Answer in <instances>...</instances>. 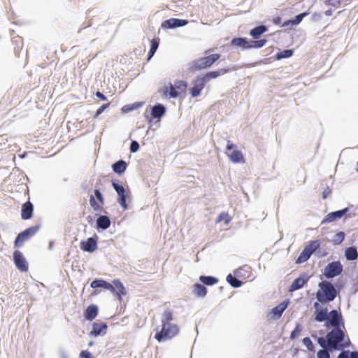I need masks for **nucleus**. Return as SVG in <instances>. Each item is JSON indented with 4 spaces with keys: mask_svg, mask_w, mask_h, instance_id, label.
<instances>
[{
    "mask_svg": "<svg viewBox=\"0 0 358 358\" xmlns=\"http://www.w3.org/2000/svg\"><path fill=\"white\" fill-rule=\"evenodd\" d=\"M273 23H275V24H279L281 23V17H275L273 18Z\"/></svg>",
    "mask_w": 358,
    "mask_h": 358,
    "instance_id": "nucleus-54",
    "label": "nucleus"
},
{
    "mask_svg": "<svg viewBox=\"0 0 358 358\" xmlns=\"http://www.w3.org/2000/svg\"><path fill=\"white\" fill-rule=\"evenodd\" d=\"M331 193V191L330 189L327 188L322 193V197L323 199H327Z\"/></svg>",
    "mask_w": 358,
    "mask_h": 358,
    "instance_id": "nucleus-53",
    "label": "nucleus"
},
{
    "mask_svg": "<svg viewBox=\"0 0 358 358\" xmlns=\"http://www.w3.org/2000/svg\"><path fill=\"white\" fill-rule=\"evenodd\" d=\"M108 326L104 322H95L92 325L90 334L94 336L104 335L107 331Z\"/></svg>",
    "mask_w": 358,
    "mask_h": 358,
    "instance_id": "nucleus-16",
    "label": "nucleus"
},
{
    "mask_svg": "<svg viewBox=\"0 0 358 358\" xmlns=\"http://www.w3.org/2000/svg\"><path fill=\"white\" fill-rule=\"evenodd\" d=\"M267 31V28L264 25L256 27L250 30V34L255 39H257L259 36Z\"/></svg>",
    "mask_w": 358,
    "mask_h": 358,
    "instance_id": "nucleus-26",
    "label": "nucleus"
},
{
    "mask_svg": "<svg viewBox=\"0 0 358 358\" xmlns=\"http://www.w3.org/2000/svg\"><path fill=\"white\" fill-rule=\"evenodd\" d=\"M98 315V307L92 304L89 306L84 312V317L87 320H94Z\"/></svg>",
    "mask_w": 358,
    "mask_h": 358,
    "instance_id": "nucleus-21",
    "label": "nucleus"
},
{
    "mask_svg": "<svg viewBox=\"0 0 358 358\" xmlns=\"http://www.w3.org/2000/svg\"><path fill=\"white\" fill-rule=\"evenodd\" d=\"M103 280H94L91 282V287L92 288H97V287H102L103 285Z\"/></svg>",
    "mask_w": 358,
    "mask_h": 358,
    "instance_id": "nucleus-48",
    "label": "nucleus"
},
{
    "mask_svg": "<svg viewBox=\"0 0 358 358\" xmlns=\"http://www.w3.org/2000/svg\"><path fill=\"white\" fill-rule=\"evenodd\" d=\"M292 25V20H287V21H285L282 24V27H287L289 25Z\"/></svg>",
    "mask_w": 358,
    "mask_h": 358,
    "instance_id": "nucleus-56",
    "label": "nucleus"
},
{
    "mask_svg": "<svg viewBox=\"0 0 358 358\" xmlns=\"http://www.w3.org/2000/svg\"><path fill=\"white\" fill-rule=\"evenodd\" d=\"M165 111V107L162 104H158L152 108L151 115L154 118H159L164 115Z\"/></svg>",
    "mask_w": 358,
    "mask_h": 358,
    "instance_id": "nucleus-27",
    "label": "nucleus"
},
{
    "mask_svg": "<svg viewBox=\"0 0 358 358\" xmlns=\"http://www.w3.org/2000/svg\"><path fill=\"white\" fill-rule=\"evenodd\" d=\"M328 310L327 308L320 309L316 311L315 320L317 322H324L327 319Z\"/></svg>",
    "mask_w": 358,
    "mask_h": 358,
    "instance_id": "nucleus-32",
    "label": "nucleus"
},
{
    "mask_svg": "<svg viewBox=\"0 0 358 358\" xmlns=\"http://www.w3.org/2000/svg\"><path fill=\"white\" fill-rule=\"evenodd\" d=\"M352 358H358V352H357V351L352 352Z\"/></svg>",
    "mask_w": 358,
    "mask_h": 358,
    "instance_id": "nucleus-57",
    "label": "nucleus"
},
{
    "mask_svg": "<svg viewBox=\"0 0 358 358\" xmlns=\"http://www.w3.org/2000/svg\"><path fill=\"white\" fill-rule=\"evenodd\" d=\"M102 287L106 289L110 290L113 293H115V287L113 285H111L110 283H109L105 280H103Z\"/></svg>",
    "mask_w": 358,
    "mask_h": 358,
    "instance_id": "nucleus-43",
    "label": "nucleus"
},
{
    "mask_svg": "<svg viewBox=\"0 0 358 358\" xmlns=\"http://www.w3.org/2000/svg\"><path fill=\"white\" fill-rule=\"evenodd\" d=\"M40 225L33 226L31 227H29L20 233L15 241H14V246L15 248H20L22 247L24 242L27 241L31 236H33L39 229Z\"/></svg>",
    "mask_w": 358,
    "mask_h": 358,
    "instance_id": "nucleus-7",
    "label": "nucleus"
},
{
    "mask_svg": "<svg viewBox=\"0 0 358 358\" xmlns=\"http://www.w3.org/2000/svg\"><path fill=\"white\" fill-rule=\"evenodd\" d=\"M173 313L171 310H165L161 319V329L157 330L155 338L159 342H164L176 337L180 332V327L173 323Z\"/></svg>",
    "mask_w": 358,
    "mask_h": 358,
    "instance_id": "nucleus-1",
    "label": "nucleus"
},
{
    "mask_svg": "<svg viewBox=\"0 0 358 358\" xmlns=\"http://www.w3.org/2000/svg\"><path fill=\"white\" fill-rule=\"evenodd\" d=\"M233 46L240 47L243 50L250 49V41L245 38H234L231 41Z\"/></svg>",
    "mask_w": 358,
    "mask_h": 358,
    "instance_id": "nucleus-23",
    "label": "nucleus"
},
{
    "mask_svg": "<svg viewBox=\"0 0 358 358\" xmlns=\"http://www.w3.org/2000/svg\"><path fill=\"white\" fill-rule=\"evenodd\" d=\"M267 41L266 39H261L259 41H250V48H259L263 47Z\"/></svg>",
    "mask_w": 358,
    "mask_h": 358,
    "instance_id": "nucleus-36",
    "label": "nucleus"
},
{
    "mask_svg": "<svg viewBox=\"0 0 358 358\" xmlns=\"http://www.w3.org/2000/svg\"><path fill=\"white\" fill-rule=\"evenodd\" d=\"M348 211V208H345L344 209L329 213L327 214L325 217L324 218L322 223H330L336 220H339L341 217H343L346 213Z\"/></svg>",
    "mask_w": 358,
    "mask_h": 358,
    "instance_id": "nucleus-15",
    "label": "nucleus"
},
{
    "mask_svg": "<svg viewBox=\"0 0 358 358\" xmlns=\"http://www.w3.org/2000/svg\"><path fill=\"white\" fill-rule=\"evenodd\" d=\"M199 281L202 283V285H206L208 286H211L215 285L218 282V279L213 276H206L201 275L199 277Z\"/></svg>",
    "mask_w": 358,
    "mask_h": 358,
    "instance_id": "nucleus-30",
    "label": "nucleus"
},
{
    "mask_svg": "<svg viewBox=\"0 0 358 358\" xmlns=\"http://www.w3.org/2000/svg\"><path fill=\"white\" fill-rule=\"evenodd\" d=\"M303 343L308 350H313V344L310 338L306 337L303 339Z\"/></svg>",
    "mask_w": 358,
    "mask_h": 358,
    "instance_id": "nucleus-46",
    "label": "nucleus"
},
{
    "mask_svg": "<svg viewBox=\"0 0 358 358\" xmlns=\"http://www.w3.org/2000/svg\"><path fill=\"white\" fill-rule=\"evenodd\" d=\"M343 265L339 261H334L329 263L324 268L323 275L327 278H333L341 274Z\"/></svg>",
    "mask_w": 358,
    "mask_h": 358,
    "instance_id": "nucleus-9",
    "label": "nucleus"
},
{
    "mask_svg": "<svg viewBox=\"0 0 358 358\" xmlns=\"http://www.w3.org/2000/svg\"><path fill=\"white\" fill-rule=\"evenodd\" d=\"M13 260L17 268L20 271L27 272L28 271V263L20 251L15 250L13 252Z\"/></svg>",
    "mask_w": 358,
    "mask_h": 358,
    "instance_id": "nucleus-12",
    "label": "nucleus"
},
{
    "mask_svg": "<svg viewBox=\"0 0 358 358\" xmlns=\"http://www.w3.org/2000/svg\"><path fill=\"white\" fill-rule=\"evenodd\" d=\"M113 285L115 289L118 290V292L115 291V293L120 296V294L125 295L127 294L126 289L123 285V284L119 280H113Z\"/></svg>",
    "mask_w": 358,
    "mask_h": 358,
    "instance_id": "nucleus-34",
    "label": "nucleus"
},
{
    "mask_svg": "<svg viewBox=\"0 0 358 358\" xmlns=\"http://www.w3.org/2000/svg\"><path fill=\"white\" fill-rule=\"evenodd\" d=\"M344 238H345V234H344V232L340 231V232H338V233H337L336 234L335 238L334 240V242L336 244H340V243H341L343 242Z\"/></svg>",
    "mask_w": 358,
    "mask_h": 358,
    "instance_id": "nucleus-40",
    "label": "nucleus"
},
{
    "mask_svg": "<svg viewBox=\"0 0 358 358\" xmlns=\"http://www.w3.org/2000/svg\"><path fill=\"white\" fill-rule=\"evenodd\" d=\"M95 94H96V97H98L99 99H100L102 101L107 100V97L99 91H97Z\"/></svg>",
    "mask_w": 358,
    "mask_h": 358,
    "instance_id": "nucleus-52",
    "label": "nucleus"
},
{
    "mask_svg": "<svg viewBox=\"0 0 358 358\" xmlns=\"http://www.w3.org/2000/svg\"><path fill=\"white\" fill-rule=\"evenodd\" d=\"M224 221L226 224H228L231 221V217L229 214L226 212L221 213L217 219V222H220Z\"/></svg>",
    "mask_w": 358,
    "mask_h": 358,
    "instance_id": "nucleus-37",
    "label": "nucleus"
},
{
    "mask_svg": "<svg viewBox=\"0 0 358 358\" xmlns=\"http://www.w3.org/2000/svg\"><path fill=\"white\" fill-rule=\"evenodd\" d=\"M104 203V198L99 189L94 190V195H90V204L92 209L96 212L101 211Z\"/></svg>",
    "mask_w": 358,
    "mask_h": 358,
    "instance_id": "nucleus-11",
    "label": "nucleus"
},
{
    "mask_svg": "<svg viewBox=\"0 0 358 358\" xmlns=\"http://www.w3.org/2000/svg\"><path fill=\"white\" fill-rule=\"evenodd\" d=\"M134 109V106H129V105H126V106H124L122 108V112H124V113H127L131 110Z\"/></svg>",
    "mask_w": 358,
    "mask_h": 358,
    "instance_id": "nucleus-51",
    "label": "nucleus"
},
{
    "mask_svg": "<svg viewBox=\"0 0 358 358\" xmlns=\"http://www.w3.org/2000/svg\"><path fill=\"white\" fill-rule=\"evenodd\" d=\"M192 293L197 297L203 298L207 294V289L203 285L196 283L192 287Z\"/></svg>",
    "mask_w": 358,
    "mask_h": 358,
    "instance_id": "nucleus-22",
    "label": "nucleus"
},
{
    "mask_svg": "<svg viewBox=\"0 0 358 358\" xmlns=\"http://www.w3.org/2000/svg\"><path fill=\"white\" fill-rule=\"evenodd\" d=\"M245 271V270L243 268H240L239 269H238L236 271V274L237 276L241 277V275H243V274H242L243 271Z\"/></svg>",
    "mask_w": 358,
    "mask_h": 358,
    "instance_id": "nucleus-55",
    "label": "nucleus"
},
{
    "mask_svg": "<svg viewBox=\"0 0 358 358\" xmlns=\"http://www.w3.org/2000/svg\"><path fill=\"white\" fill-rule=\"evenodd\" d=\"M81 248L87 252H92L97 248L96 241L93 238H89L81 243Z\"/></svg>",
    "mask_w": 358,
    "mask_h": 358,
    "instance_id": "nucleus-20",
    "label": "nucleus"
},
{
    "mask_svg": "<svg viewBox=\"0 0 358 358\" xmlns=\"http://www.w3.org/2000/svg\"><path fill=\"white\" fill-rule=\"evenodd\" d=\"M139 149V144L137 141H133L130 145L131 152H136Z\"/></svg>",
    "mask_w": 358,
    "mask_h": 358,
    "instance_id": "nucleus-49",
    "label": "nucleus"
},
{
    "mask_svg": "<svg viewBox=\"0 0 358 358\" xmlns=\"http://www.w3.org/2000/svg\"><path fill=\"white\" fill-rule=\"evenodd\" d=\"M292 54H293V51L292 50H286L281 52L280 53H278L277 55V59H280L282 58H288V57H291L292 55Z\"/></svg>",
    "mask_w": 358,
    "mask_h": 358,
    "instance_id": "nucleus-39",
    "label": "nucleus"
},
{
    "mask_svg": "<svg viewBox=\"0 0 358 358\" xmlns=\"http://www.w3.org/2000/svg\"><path fill=\"white\" fill-rule=\"evenodd\" d=\"M320 245L319 241H312L307 245L305 246L303 251L301 252L296 259V263H303L306 262L311 255L317 249Z\"/></svg>",
    "mask_w": 358,
    "mask_h": 358,
    "instance_id": "nucleus-8",
    "label": "nucleus"
},
{
    "mask_svg": "<svg viewBox=\"0 0 358 358\" xmlns=\"http://www.w3.org/2000/svg\"><path fill=\"white\" fill-rule=\"evenodd\" d=\"M302 331V327L299 324H297L294 328V329L291 332L290 338L292 340L296 338L299 336Z\"/></svg>",
    "mask_w": 358,
    "mask_h": 358,
    "instance_id": "nucleus-38",
    "label": "nucleus"
},
{
    "mask_svg": "<svg viewBox=\"0 0 358 358\" xmlns=\"http://www.w3.org/2000/svg\"><path fill=\"white\" fill-rule=\"evenodd\" d=\"M110 106V103H106L100 106L96 111L94 118H97L100 114L103 113V111L108 108Z\"/></svg>",
    "mask_w": 358,
    "mask_h": 358,
    "instance_id": "nucleus-41",
    "label": "nucleus"
},
{
    "mask_svg": "<svg viewBox=\"0 0 358 358\" xmlns=\"http://www.w3.org/2000/svg\"><path fill=\"white\" fill-rule=\"evenodd\" d=\"M80 358H92V356L89 351L83 350L80 354Z\"/></svg>",
    "mask_w": 358,
    "mask_h": 358,
    "instance_id": "nucleus-50",
    "label": "nucleus"
},
{
    "mask_svg": "<svg viewBox=\"0 0 358 358\" xmlns=\"http://www.w3.org/2000/svg\"><path fill=\"white\" fill-rule=\"evenodd\" d=\"M159 38H153L151 41V46L148 52V59L153 57L155 55L158 46H159Z\"/></svg>",
    "mask_w": 358,
    "mask_h": 358,
    "instance_id": "nucleus-33",
    "label": "nucleus"
},
{
    "mask_svg": "<svg viewBox=\"0 0 358 358\" xmlns=\"http://www.w3.org/2000/svg\"><path fill=\"white\" fill-rule=\"evenodd\" d=\"M319 343H320V345H322V346L324 345V341L322 340V338L320 339Z\"/></svg>",
    "mask_w": 358,
    "mask_h": 358,
    "instance_id": "nucleus-58",
    "label": "nucleus"
},
{
    "mask_svg": "<svg viewBox=\"0 0 358 358\" xmlns=\"http://www.w3.org/2000/svg\"><path fill=\"white\" fill-rule=\"evenodd\" d=\"M127 163L123 160H119L113 165V170L117 174H122L127 169Z\"/></svg>",
    "mask_w": 358,
    "mask_h": 358,
    "instance_id": "nucleus-28",
    "label": "nucleus"
},
{
    "mask_svg": "<svg viewBox=\"0 0 358 358\" xmlns=\"http://www.w3.org/2000/svg\"><path fill=\"white\" fill-rule=\"evenodd\" d=\"M96 224L98 228L106 229L110 225V220L108 216L101 215L96 220Z\"/></svg>",
    "mask_w": 358,
    "mask_h": 358,
    "instance_id": "nucleus-25",
    "label": "nucleus"
},
{
    "mask_svg": "<svg viewBox=\"0 0 358 358\" xmlns=\"http://www.w3.org/2000/svg\"><path fill=\"white\" fill-rule=\"evenodd\" d=\"M228 72V69H221L217 71H210L207 73L205 76L201 77L205 82H208L210 79L215 78L220 76L224 75Z\"/></svg>",
    "mask_w": 358,
    "mask_h": 358,
    "instance_id": "nucleus-24",
    "label": "nucleus"
},
{
    "mask_svg": "<svg viewBox=\"0 0 358 358\" xmlns=\"http://www.w3.org/2000/svg\"><path fill=\"white\" fill-rule=\"evenodd\" d=\"M338 358H352V352L349 350L343 351L339 354Z\"/></svg>",
    "mask_w": 358,
    "mask_h": 358,
    "instance_id": "nucleus-47",
    "label": "nucleus"
},
{
    "mask_svg": "<svg viewBox=\"0 0 358 358\" xmlns=\"http://www.w3.org/2000/svg\"><path fill=\"white\" fill-rule=\"evenodd\" d=\"M188 24V21L186 20H180L176 18H171L164 21L162 23V27L164 29H174L185 26Z\"/></svg>",
    "mask_w": 358,
    "mask_h": 358,
    "instance_id": "nucleus-14",
    "label": "nucleus"
},
{
    "mask_svg": "<svg viewBox=\"0 0 358 358\" xmlns=\"http://www.w3.org/2000/svg\"><path fill=\"white\" fill-rule=\"evenodd\" d=\"M102 287L106 289L110 290L113 293H115V287L113 285H111L110 283H109L105 280H103Z\"/></svg>",
    "mask_w": 358,
    "mask_h": 358,
    "instance_id": "nucleus-44",
    "label": "nucleus"
},
{
    "mask_svg": "<svg viewBox=\"0 0 358 358\" xmlns=\"http://www.w3.org/2000/svg\"><path fill=\"white\" fill-rule=\"evenodd\" d=\"M326 338L330 350H342L350 344L348 336L340 328H334L327 333Z\"/></svg>",
    "mask_w": 358,
    "mask_h": 358,
    "instance_id": "nucleus-2",
    "label": "nucleus"
},
{
    "mask_svg": "<svg viewBox=\"0 0 358 358\" xmlns=\"http://www.w3.org/2000/svg\"><path fill=\"white\" fill-rule=\"evenodd\" d=\"M288 302L283 301L277 306L271 309V317L274 320L279 319L284 310L287 308Z\"/></svg>",
    "mask_w": 358,
    "mask_h": 358,
    "instance_id": "nucleus-17",
    "label": "nucleus"
},
{
    "mask_svg": "<svg viewBox=\"0 0 358 358\" xmlns=\"http://www.w3.org/2000/svg\"><path fill=\"white\" fill-rule=\"evenodd\" d=\"M314 306H315V308H317V306H318V303H315Z\"/></svg>",
    "mask_w": 358,
    "mask_h": 358,
    "instance_id": "nucleus-59",
    "label": "nucleus"
},
{
    "mask_svg": "<svg viewBox=\"0 0 358 358\" xmlns=\"http://www.w3.org/2000/svg\"><path fill=\"white\" fill-rule=\"evenodd\" d=\"M317 355L318 358H330L329 352L325 349L320 350Z\"/></svg>",
    "mask_w": 358,
    "mask_h": 358,
    "instance_id": "nucleus-45",
    "label": "nucleus"
},
{
    "mask_svg": "<svg viewBox=\"0 0 358 358\" xmlns=\"http://www.w3.org/2000/svg\"><path fill=\"white\" fill-rule=\"evenodd\" d=\"M33 205L30 201H27L22 205L21 217L23 220H29L31 218L33 214Z\"/></svg>",
    "mask_w": 358,
    "mask_h": 358,
    "instance_id": "nucleus-18",
    "label": "nucleus"
},
{
    "mask_svg": "<svg viewBox=\"0 0 358 358\" xmlns=\"http://www.w3.org/2000/svg\"><path fill=\"white\" fill-rule=\"evenodd\" d=\"M112 185L118 194L119 203L124 210L127 209V199L130 196L129 190H126L121 184L115 181L112 182Z\"/></svg>",
    "mask_w": 358,
    "mask_h": 358,
    "instance_id": "nucleus-10",
    "label": "nucleus"
},
{
    "mask_svg": "<svg viewBox=\"0 0 358 358\" xmlns=\"http://www.w3.org/2000/svg\"><path fill=\"white\" fill-rule=\"evenodd\" d=\"M345 256L349 261L355 260L358 257V253L356 248L349 247L345 251Z\"/></svg>",
    "mask_w": 358,
    "mask_h": 358,
    "instance_id": "nucleus-29",
    "label": "nucleus"
},
{
    "mask_svg": "<svg viewBox=\"0 0 358 358\" xmlns=\"http://www.w3.org/2000/svg\"><path fill=\"white\" fill-rule=\"evenodd\" d=\"M205 80L201 77H196L192 81V87L189 89V94L192 97H196L201 94V92L206 85Z\"/></svg>",
    "mask_w": 358,
    "mask_h": 358,
    "instance_id": "nucleus-13",
    "label": "nucleus"
},
{
    "mask_svg": "<svg viewBox=\"0 0 358 358\" xmlns=\"http://www.w3.org/2000/svg\"><path fill=\"white\" fill-rule=\"evenodd\" d=\"M319 290L316 296L320 303H325L333 301L336 296V290L333 285L328 281H322L319 284Z\"/></svg>",
    "mask_w": 358,
    "mask_h": 358,
    "instance_id": "nucleus-3",
    "label": "nucleus"
},
{
    "mask_svg": "<svg viewBox=\"0 0 358 358\" xmlns=\"http://www.w3.org/2000/svg\"><path fill=\"white\" fill-rule=\"evenodd\" d=\"M341 320V315L337 310H334L329 313V322L334 328H340Z\"/></svg>",
    "mask_w": 358,
    "mask_h": 358,
    "instance_id": "nucleus-19",
    "label": "nucleus"
},
{
    "mask_svg": "<svg viewBox=\"0 0 358 358\" xmlns=\"http://www.w3.org/2000/svg\"><path fill=\"white\" fill-rule=\"evenodd\" d=\"M306 15V13H301L296 16L294 20H292V25L299 24Z\"/></svg>",
    "mask_w": 358,
    "mask_h": 358,
    "instance_id": "nucleus-42",
    "label": "nucleus"
},
{
    "mask_svg": "<svg viewBox=\"0 0 358 358\" xmlns=\"http://www.w3.org/2000/svg\"><path fill=\"white\" fill-rule=\"evenodd\" d=\"M235 148H236V145L234 144L231 141L228 140L225 154L229 160L234 164L245 163V159L242 152L238 150H232Z\"/></svg>",
    "mask_w": 358,
    "mask_h": 358,
    "instance_id": "nucleus-6",
    "label": "nucleus"
},
{
    "mask_svg": "<svg viewBox=\"0 0 358 358\" xmlns=\"http://www.w3.org/2000/svg\"><path fill=\"white\" fill-rule=\"evenodd\" d=\"M220 58V55L215 53L209 56L199 58L193 61L189 66V70L191 72H196L197 71L210 67L213 63Z\"/></svg>",
    "mask_w": 358,
    "mask_h": 358,
    "instance_id": "nucleus-4",
    "label": "nucleus"
},
{
    "mask_svg": "<svg viewBox=\"0 0 358 358\" xmlns=\"http://www.w3.org/2000/svg\"><path fill=\"white\" fill-rule=\"evenodd\" d=\"M187 87V83L184 80H178L174 84L169 83V86L164 88V94L171 98H176L182 94L185 93Z\"/></svg>",
    "mask_w": 358,
    "mask_h": 358,
    "instance_id": "nucleus-5",
    "label": "nucleus"
},
{
    "mask_svg": "<svg viewBox=\"0 0 358 358\" xmlns=\"http://www.w3.org/2000/svg\"><path fill=\"white\" fill-rule=\"evenodd\" d=\"M306 280L302 278H298L295 279L289 287V291L292 292L301 288L306 283Z\"/></svg>",
    "mask_w": 358,
    "mask_h": 358,
    "instance_id": "nucleus-31",
    "label": "nucleus"
},
{
    "mask_svg": "<svg viewBox=\"0 0 358 358\" xmlns=\"http://www.w3.org/2000/svg\"><path fill=\"white\" fill-rule=\"evenodd\" d=\"M227 281L233 287H239L242 285V282L237 279L236 277L233 276L231 274H229L227 276Z\"/></svg>",
    "mask_w": 358,
    "mask_h": 358,
    "instance_id": "nucleus-35",
    "label": "nucleus"
}]
</instances>
